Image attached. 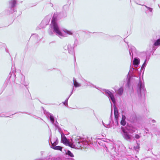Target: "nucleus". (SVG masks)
Instances as JSON below:
<instances>
[{
    "label": "nucleus",
    "mask_w": 160,
    "mask_h": 160,
    "mask_svg": "<svg viewBox=\"0 0 160 160\" xmlns=\"http://www.w3.org/2000/svg\"><path fill=\"white\" fill-rule=\"evenodd\" d=\"M125 119H126L125 116L124 115H122V120H125Z\"/></svg>",
    "instance_id": "obj_33"
},
{
    "label": "nucleus",
    "mask_w": 160,
    "mask_h": 160,
    "mask_svg": "<svg viewBox=\"0 0 160 160\" xmlns=\"http://www.w3.org/2000/svg\"><path fill=\"white\" fill-rule=\"evenodd\" d=\"M69 97H68L66 99V100H65V101L63 102V104L65 105H68V100L69 99Z\"/></svg>",
    "instance_id": "obj_26"
},
{
    "label": "nucleus",
    "mask_w": 160,
    "mask_h": 160,
    "mask_svg": "<svg viewBox=\"0 0 160 160\" xmlns=\"http://www.w3.org/2000/svg\"><path fill=\"white\" fill-rule=\"evenodd\" d=\"M73 85L75 88H77L81 86L80 83L78 82L75 78H73Z\"/></svg>",
    "instance_id": "obj_17"
},
{
    "label": "nucleus",
    "mask_w": 160,
    "mask_h": 160,
    "mask_svg": "<svg viewBox=\"0 0 160 160\" xmlns=\"http://www.w3.org/2000/svg\"><path fill=\"white\" fill-rule=\"evenodd\" d=\"M146 65H147L146 60V59L145 60L144 62L143 63V64H142V67H141V69L142 70L143 69H144V68H145V67H146Z\"/></svg>",
    "instance_id": "obj_22"
},
{
    "label": "nucleus",
    "mask_w": 160,
    "mask_h": 160,
    "mask_svg": "<svg viewBox=\"0 0 160 160\" xmlns=\"http://www.w3.org/2000/svg\"><path fill=\"white\" fill-rule=\"evenodd\" d=\"M130 83V79H128V82H127V84L129 86V84Z\"/></svg>",
    "instance_id": "obj_35"
},
{
    "label": "nucleus",
    "mask_w": 160,
    "mask_h": 160,
    "mask_svg": "<svg viewBox=\"0 0 160 160\" xmlns=\"http://www.w3.org/2000/svg\"><path fill=\"white\" fill-rule=\"evenodd\" d=\"M51 145H57L58 144V139L57 137L54 138L52 141H51Z\"/></svg>",
    "instance_id": "obj_16"
},
{
    "label": "nucleus",
    "mask_w": 160,
    "mask_h": 160,
    "mask_svg": "<svg viewBox=\"0 0 160 160\" xmlns=\"http://www.w3.org/2000/svg\"><path fill=\"white\" fill-rule=\"evenodd\" d=\"M87 85L88 86H90L92 87H93L95 88H96L95 86H94V85H92V84H90V83H89V84H88Z\"/></svg>",
    "instance_id": "obj_31"
},
{
    "label": "nucleus",
    "mask_w": 160,
    "mask_h": 160,
    "mask_svg": "<svg viewBox=\"0 0 160 160\" xmlns=\"http://www.w3.org/2000/svg\"><path fill=\"white\" fill-rule=\"evenodd\" d=\"M49 33L51 35H52L53 34V32L52 31H49Z\"/></svg>",
    "instance_id": "obj_34"
},
{
    "label": "nucleus",
    "mask_w": 160,
    "mask_h": 160,
    "mask_svg": "<svg viewBox=\"0 0 160 160\" xmlns=\"http://www.w3.org/2000/svg\"><path fill=\"white\" fill-rule=\"evenodd\" d=\"M143 6H144L149 11L151 12H152L153 9L152 8L149 7L147 6L143 5Z\"/></svg>",
    "instance_id": "obj_23"
},
{
    "label": "nucleus",
    "mask_w": 160,
    "mask_h": 160,
    "mask_svg": "<svg viewBox=\"0 0 160 160\" xmlns=\"http://www.w3.org/2000/svg\"><path fill=\"white\" fill-rule=\"evenodd\" d=\"M122 134L123 137L126 140L130 141L132 139V136L129 133H132L134 131L131 132L129 131L128 130L127 131L123 128H122Z\"/></svg>",
    "instance_id": "obj_5"
},
{
    "label": "nucleus",
    "mask_w": 160,
    "mask_h": 160,
    "mask_svg": "<svg viewBox=\"0 0 160 160\" xmlns=\"http://www.w3.org/2000/svg\"><path fill=\"white\" fill-rule=\"evenodd\" d=\"M66 154L70 157H74V155L69 150H68L67 151V152H66Z\"/></svg>",
    "instance_id": "obj_21"
},
{
    "label": "nucleus",
    "mask_w": 160,
    "mask_h": 160,
    "mask_svg": "<svg viewBox=\"0 0 160 160\" xmlns=\"http://www.w3.org/2000/svg\"><path fill=\"white\" fill-rule=\"evenodd\" d=\"M61 140L62 142L66 146L70 147L71 142H69L63 133H61Z\"/></svg>",
    "instance_id": "obj_7"
},
{
    "label": "nucleus",
    "mask_w": 160,
    "mask_h": 160,
    "mask_svg": "<svg viewBox=\"0 0 160 160\" xmlns=\"http://www.w3.org/2000/svg\"><path fill=\"white\" fill-rule=\"evenodd\" d=\"M21 80L20 81L21 83L24 85L25 86H27L25 82V77L22 75H21Z\"/></svg>",
    "instance_id": "obj_19"
},
{
    "label": "nucleus",
    "mask_w": 160,
    "mask_h": 160,
    "mask_svg": "<svg viewBox=\"0 0 160 160\" xmlns=\"http://www.w3.org/2000/svg\"><path fill=\"white\" fill-rule=\"evenodd\" d=\"M38 34H34L32 35V36L31 37V38H38Z\"/></svg>",
    "instance_id": "obj_25"
},
{
    "label": "nucleus",
    "mask_w": 160,
    "mask_h": 160,
    "mask_svg": "<svg viewBox=\"0 0 160 160\" xmlns=\"http://www.w3.org/2000/svg\"><path fill=\"white\" fill-rule=\"evenodd\" d=\"M71 160H74L72 158V159H71Z\"/></svg>",
    "instance_id": "obj_40"
},
{
    "label": "nucleus",
    "mask_w": 160,
    "mask_h": 160,
    "mask_svg": "<svg viewBox=\"0 0 160 160\" xmlns=\"http://www.w3.org/2000/svg\"><path fill=\"white\" fill-rule=\"evenodd\" d=\"M57 14H54L52 17V23L51 25V28L53 30L56 35L60 38H62L67 37L68 35H72L73 32L66 29L61 30L58 24L57 23Z\"/></svg>",
    "instance_id": "obj_1"
},
{
    "label": "nucleus",
    "mask_w": 160,
    "mask_h": 160,
    "mask_svg": "<svg viewBox=\"0 0 160 160\" xmlns=\"http://www.w3.org/2000/svg\"><path fill=\"white\" fill-rule=\"evenodd\" d=\"M152 122H155V120H152Z\"/></svg>",
    "instance_id": "obj_36"
},
{
    "label": "nucleus",
    "mask_w": 160,
    "mask_h": 160,
    "mask_svg": "<svg viewBox=\"0 0 160 160\" xmlns=\"http://www.w3.org/2000/svg\"><path fill=\"white\" fill-rule=\"evenodd\" d=\"M160 46V38L158 39L155 41L153 45L152 50L155 51L157 48Z\"/></svg>",
    "instance_id": "obj_12"
},
{
    "label": "nucleus",
    "mask_w": 160,
    "mask_h": 160,
    "mask_svg": "<svg viewBox=\"0 0 160 160\" xmlns=\"http://www.w3.org/2000/svg\"><path fill=\"white\" fill-rule=\"evenodd\" d=\"M140 137V136L138 134H136L135 136V138L137 139H138Z\"/></svg>",
    "instance_id": "obj_29"
},
{
    "label": "nucleus",
    "mask_w": 160,
    "mask_h": 160,
    "mask_svg": "<svg viewBox=\"0 0 160 160\" xmlns=\"http://www.w3.org/2000/svg\"><path fill=\"white\" fill-rule=\"evenodd\" d=\"M123 89L122 87L120 88L118 90V94L119 95H121L123 92Z\"/></svg>",
    "instance_id": "obj_20"
},
{
    "label": "nucleus",
    "mask_w": 160,
    "mask_h": 160,
    "mask_svg": "<svg viewBox=\"0 0 160 160\" xmlns=\"http://www.w3.org/2000/svg\"><path fill=\"white\" fill-rule=\"evenodd\" d=\"M132 69H134V68H132Z\"/></svg>",
    "instance_id": "obj_41"
},
{
    "label": "nucleus",
    "mask_w": 160,
    "mask_h": 160,
    "mask_svg": "<svg viewBox=\"0 0 160 160\" xmlns=\"http://www.w3.org/2000/svg\"><path fill=\"white\" fill-rule=\"evenodd\" d=\"M46 115L48 118H49L51 122L53 125L56 127H58V123L56 121L55 122L54 118L52 114L49 112H47Z\"/></svg>",
    "instance_id": "obj_8"
},
{
    "label": "nucleus",
    "mask_w": 160,
    "mask_h": 160,
    "mask_svg": "<svg viewBox=\"0 0 160 160\" xmlns=\"http://www.w3.org/2000/svg\"><path fill=\"white\" fill-rule=\"evenodd\" d=\"M56 145H51V147L54 150L62 151V147L59 146H56Z\"/></svg>",
    "instance_id": "obj_14"
},
{
    "label": "nucleus",
    "mask_w": 160,
    "mask_h": 160,
    "mask_svg": "<svg viewBox=\"0 0 160 160\" xmlns=\"http://www.w3.org/2000/svg\"><path fill=\"white\" fill-rule=\"evenodd\" d=\"M111 108H112V103L111 102Z\"/></svg>",
    "instance_id": "obj_39"
},
{
    "label": "nucleus",
    "mask_w": 160,
    "mask_h": 160,
    "mask_svg": "<svg viewBox=\"0 0 160 160\" xmlns=\"http://www.w3.org/2000/svg\"><path fill=\"white\" fill-rule=\"evenodd\" d=\"M14 71H12V72H11L10 73V75H11V76H10V78H11V76L12 75V74H13V76H15V73H14Z\"/></svg>",
    "instance_id": "obj_28"
},
{
    "label": "nucleus",
    "mask_w": 160,
    "mask_h": 160,
    "mask_svg": "<svg viewBox=\"0 0 160 160\" xmlns=\"http://www.w3.org/2000/svg\"><path fill=\"white\" fill-rule=\"evenodd\" d=\"M136 116L135 114H132L131 115L129 118V120L130 122H134L136 120Z\"/></svg>",
    "instance_id": "obj_18"
},
{
    "label": "nucleus",
    "mask_w": 160,
    "mask_h": 160,
    "mask_svg": "<svg viewBox=\"0 0 160 160\" xmlns=\"http://www.w3.org/2000/svg\"><path fill=\"white\" fill-rule=\"evenodd\" d=\"M129 53L131 59L133 58V55L136 53V50L135 47L132 46L129 49Z\"/></svg>",
    "instance_id": "obj_10"
},
{
    "label": "nucleus",
    "mask_w": 160,
    "mask_h": 160,
    "mask_svg": "<svg viewBox=\"0 0 160 160\" xmlns=\"http://www.w3.org/2000/svg\"><path fill=\"white\" fill-rule=\"evenodd\" d=\"M73 89H74V87H73V86L72 87V91H71V93H70V95L69 96V97H70V96L72 95V94L73 93Z\"/></svg>",
    "instance_id": "obj_30"
},
{
    "label": "nucleus",
    "mask_w": 160,
    "mask_h": 160,
    "mask_svg": "<svg viewBox=\"0 0 160 160\" xmlns=\"http://www.w3.org/2000/svg\"><path fill=\"white\" fill-rule=\"evenodd\" d=\"M139 148V146H138L136 147H134V148L136 150H137Z\"/></svg>",
    "instance_id": "obj_32"
},
{
    "label": "nucleus",
    "mask_w": 160,
    "mask_h": 160,
    "mask_svg": "<svg viewBox=\"0 0 160 160\" xmlns=\"http://www.w3.org/2000/svg\"><path fill=\"white\" fill-rule=\"evenodd\" d=\"M49 23V20L46 18H44L41 22L39 25L41 28H45L46 26L48 25Z\"/></svg>",
    "instance_id": "obj_11"
},
{
    "label": "nucleus",
    "mask_w": 160,
    "mask_h": 160,
    "mask_svg": "<svg viewBox=\"0 0 160 160\" xmlns=\"http://www.w3.org/2000/svg\"><path fill=\"white\" fill-rule=\"evenodd\" d=\"M102 93L107 96L109 98V100H111L112 102L114 104L113 107L115 118L116 119V121L117 122V118H118V109L115 105L116 103V101L114 95L110 91L107 89L103 90Z\"/></svg>",
    "instance_id": "obj_2"
},
{
    "label": "nucleus",
    "mask_w": 160,
    "mask_h": 160,
    "mask_svg": "<svg viewBox=\"0 0 160 160\" xmlns=\"http://www.w3.org/2000/svg\"><path fill=\"white\" fill-rule=\"evenodd\" d=\"M64 49L65 50H68V53L70 54H73V48H72L71 44H68L67 45L64 46Z\"/></svg>",
    "instance_id": "obj_9"
},
{
    "label": "nucleus",
    "mask_w": 160,
    "mask_h": 160,
    "mask_svg": "<svg viewBox=\"0 0 160 160\" xmlns=\"http://www.w3.org/2000/svg\"><path fill=\"white\" fill-rule=\"evenodd\" d=\"M0 117H9L8 116H6V114H5L1 113V114H0Z\"/></svg>",
    "instance_id": "obj_27"
},
{
    "label": "nucleus",
    "mask_w": 160,
    "mask_h": 160,
    "mask_svg": "<svg viewBox=\"0 0 160 160\" xmlns=\"http://www.w3.org/2000/svg\"><path fill=\"white\" fill-rule=\"evenodd\" d=\"M17 3L16 0H11L9 2V7L8 10L10 13H13L16 11L14 7Z\"/></svg>",
    "instance_id": "obj_6"
},
{
    "label": "nucleus",
    "mask_w": 160,
    "mask_h": 160,
    "mask_svg": "<svg viewBox=\"0 0 160 160\" xmlns=\"http://www.w3.org/2000/svg\"><path fill=\"white\" fill-rule=\"evenodd\" d=\"M121 124L123 126H125L126 124L125 120H122L121 121Z\"/></svg>",
    "instance_id": "obj_24"
},
{
    "label": "nucleus",
    "mask_w": 160,
    "mask_h": 160,
    "mask_svg": "<svg viewBox=\"0 0 160 160\" xmlns=\"http://www.w3.org/2000/svg\"><path fill=\"white\" fill-rule=\"evenodd\" d=\"M138 92L139 96H145L146 89L144 86V83L143 81L140 79L139 82L138 86Z\"/></svg>",
    "instance_id": "obj_4"
},
{
    "label": "nucleus",
    "mask_w": 160,
    "mask_h": 160,
    "mask_svg": "<svg viewBox=\"0 0 160 160\" xmlns=\"http://www.w3.org/2000/svg\"><path fill=\"white\" fill-rule=\"evenodd\" d=\"M135 2H136L137 4H138V1H135Z\"/></svg>",
    "instance_id": "obj_38"
},
{
    "label": "nucleus",
    "mask_w": 160,
    "mask_h": 160,
    "mask_svg": "<svg viewBox=\"0 0 160 160\" xmlns=\"http://www.w3.org/2000/svg\"><path fill=\"white\" fill-rule=\"evenodd\" d=\"M140 63V59L138 58H135L133 61V64L135 68H137L138 66Z\"/></svg>",
    "instance_id": "obj_13"
},
{
    "label": "nucleus",
    "mask_w": 160,
    "mask_h": 160,
    "mask_svg": "<svg viewBox=\"0 0 160 160\" xmlns=\"http://www.w3.org/2000/svg\"><path fill=\"white\" fill-rule=\"evenodd\" d=\"M88 143L87 141H82V146L81 148H86L88 147Z\"/></svg>",
    "instance_id": "obj_15"
},
{
    "label": "nucleus",
    "mask_w": 160,
    "mask_h": 160,
    "mask_svg": "<svg viewBox=\"0 0 160 160\" xmlns=\"http://www.w3.org/2000/svg\"><path fill=\"white\" fill-rule=\"evenodd\" d=\"M102 123H103V125L105 127H106V126H105V124H104V123H103V122H102Z\"/></svg>",
    "instance_id": "obj_37"
},
{
    "label": "nucleus",
    "mask_w": 160,
    "mask_h": 160,
    "mask_svg": "<svg viewBox=\"0 0 160 160\" xmlns=\"http://www.w3.org/2000/svg\"><path fill=\"white\" fill-rule=\"evenodd\" d=\"M82 140L78 137H76L74 139L73 137L71 139L70 147L73 148H81L82 146Z\"/></svg>",
    "instance_id": "obj_3"
}]
</instances>
